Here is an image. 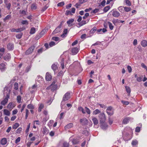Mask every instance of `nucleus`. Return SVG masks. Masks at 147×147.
<instances>
[{
    "label": "nucleus",
    "mask_w": 147,
    "mask_h": 147,
    "mask_svg": "<svg viewBox=\"0 0 147 147\" xmlns=\"http://www.w3.org/2000/svg\"><path fill=\"white\" fill-rule=\"evenodd\" d=\"M46 30L45 29H43L40 32L39 35L42 37L46 32Z\"/></svg>",
    "instance_id": "f704fd0d"
},
{
    "label": "nucleus",
    "mask_w": 147,
    "mask_h": 147,
    "mask_svg": "<svg viewBox=\"0 0 147 147\" xmlns=\"http://www.w3.org/2000/svg\"><path fill=\"white\" fill-rule=\"evenodd\" d=\"M100 113V111L98 109H96L93 112L94 115H96Z\"/></svg>",
    "instance_id": "a18cd8bd"
},
{
    "label": "nucleus",
    "mask_w": 147,
    "mask_h": 147,
    "mask_svg": "<svg viewBox=\"0 0 147 147\" xmlns=\"http://www.w3.org/2000/svg\"><path fill=\"white\" fill-rule=\"evenodd\" d=\"M73 124L72 123H69L67 124L65 127V129L67 128L69 129L73 127Z\"/></svg>",
    "instance_id": "4be33fe9"
},
{
    "label": "nucleus",
    "mask_w": 147,
    "mask_h": 147,
    "mask_svg": "<svg viewBox=\"0 0 147 147\" xmlns=\"http://www.w3.org/2000/svg\"><path fill=\"white\" fill-rule=\"evenodd\" d=\"M11 58V55L9 53H7L4 57V59L5 61L8 60Z\"/></svg>",
    "instance_id": "dca6fc26"
},
{
    "label": "nucleus",
    "mask_w": 147,
    "mask_h": 147,
    "mask_svg": "<svg viewBox=\"0 0 147 147\" xmlns=\"http://www.w3.org/2000/svg\"><path fill=\"white\" fill-rule=\"evenodd\" d=\"M14 89L15 90H17L18 89V84L16 82L14 84Z\"/></svg>",
    "instance_id": "864d4df0"
},
{
    "label": "nucleus",
    "mask_w": 147,
    "mask_h": 147,
    "mask_svg": "<svg viewBox=\"0 0 147 147\" xmlns=\"http://www.w3.org/2000/svg\"><path fill=\"white\" fill-rule=\"evenodd\" d=\"M25 29V28H20L17 29H16V32H18L23 31Z\"/></svg>",
    "instance_id": "4c0bfd02"
},
{
    "label": "nucleus",
    "mask_w": 147,
    "mask_h": 147,
    "mask_svg": "<svg viewBox=\"0 0 147 147\" xmlns=\"http://www.w3.org/2000/svg\"><path fill=\"white\" fill-rule=\"evenodd\" d=\"M48 8V6L46 5L44 7L42 8L41 10L43 12L45 11Z\"/></svg>",
    "instance_id": "774afa93"
},
{
    "label": "nucleus",
    "mask_w": 147,
    "mask_h": 147,
    "mask_svg": "<svg viewBox=\"0 0 147 147\" xmlns=\"http://www.w3.org/2000/svg\"><path fill=\"white\" fill-rule=\"evenodd\" d=\"M106 3V1L105 0H103L100 3V5H99L98 6L100 7L101 6V5H102L103 7L105 5Z\"/></svg>",
    "instance_id": "de8ad7c7"
},
{
    "label": "nucleus",
    "mask_w": 147,
    "mask_h": 147,
    "mask_svg": "<svg viewBox=\"0 0 147 147\" xmlns=\"http://www.w3.org/2000/svg\"><path fill=\"white\" fill-rule=\"evenodd\" d=\"M63 22H61L59 25L53 31V34H56L57 33L59 32L61 30V26L63 24Z\"/></svg>",
    "instance_id": "423d86ee"
},
{
    "label": "nucleus",
    "mask_w": 147,
    "mask_h": 147,
    "mask_svg": "<svg viewBox=\"0 0 147 147\" xmlns=\"http://www.w3.org/2000/svg\"><path fill=\"white\" fill-rule=\"evenodd\" d=\"M121 102L123 104L126 105H128L129 104V102L127 101H125L123 100L121 101Z\"/></svg>",
    "instance_id": "052dcab7"
},
{
    "label": "nucleus",
    "mask_w": 147,
    "mask_h": 147,
    "mask_svg": "<svg viewBox=\"0 0 147 147\" xmlns=\"http://www.w3.org/2000/svg\"><path fill=\"white\" fill-rule=\"evenodd\" d=\"M108 122L109 124L111 125L113 123V121L112 119L110 117H109L108 119Z\"/></svg>",
    "instance_id": "bf43d9fd"
},
{
    "label": "nucleus",
    "mask_w": 147,
    "mask_h": 147,
    "mask_svg": "<svg viewBox=\"0 0 147 147\" xmlns=\"http://www.w3.org/2000/svg\"><path fill=\"white\" fill-rule=\"evenodd\" d=\"M19 126V124L18 123H16L13 125V129H16Z\"/></svg>",
    "instance_id": "5fc2aeb1"
},
{
    "label": "nucleus",
    "mask_w": 147,
    "mask_h": 147,
    "mask_svg": "<svg viewBox=\"0 0 147 147\" xmlns=\"http://www.w3.org/2000/svg\"><path fill=\"white\" fill-rule=\"evenodd\" d=\"M78 109L79 111H81L83 114L85 113L86 112L84 111V109L82 107H80L78 108Z\"/></svg>",
    "instance_id": "a19ab883"
},
{
    "label": "nucleus",
    "mask_w": 147,
    "mask_h": 147,
    "mask_svg": "<svg viewBox=\"0 0 147 147\" xmlns=\"http://www.w3.org/2000/svg\"><path fill=\"white\" fill-rule=\"evenodd\" d=\"M44 105L41 104L40 105L38 108V111L39 112H40L42 109L43 108Z\"/></svg>",
    "instance_id": "3c124183"
},
{
    "label": "nucleus",
    "mask_w": 147,
    "mask_h": 147,
    "mask_svg": "<svg viewBox=\"0 0 147 147\" xmlns=\"http://www.w3.org/2000/svg\"><path fill=\"white\" fill-rule=\"evenodd\" d=\"M21 23L22 24H28V23L26 20H23L21 22Z\"/></svg>",
    "instance_id": "338daca9"
},
{
    "label": "nucleus",
    "mask_w": 147,
    "mask_h": 147,
    "mask_svg": "<svg viewBox=\"0 0 147 147\" xmlns=\"http://www.w3.org/2000/svg\"><path fill=\"white\" fill-rule=\"evenodd\" d=\"M92 120L94 124L97 125L98 123V121L97 118L96 117H93Z\"/></svg>",
    "instance_id": "5701e85b"
},
{
    "label": "nucleus",
    "mask_w": 147,
    "mask_h": 147,
    "mask_svg": "<svg viewBox=\"0 0 147 147\" xmlns=\"http://www.w3.org/2000/svg\"><path fill=\"white\" fill-rule=\"evenodd\" d=\"M130 118L129 117H127L125 118L123 120L122 123L126 124L130 120Z\"/></svg>",
    "instance_id": "f8f14e48"
},
{
    "label": "nucleus",
    "mask_w": 147,
    "mask_h": 147,
    "mask_svg": "<svg viewBox=\"0 0 147 147\" xmlns=\"http://www.w3.org/2000/svg\"><path fill=\"white\" fill-rule=\"evenodd\" d=\"M26 115H25V119H26L28 117V114L29 113V111L28 110L26 109Z\"/></svg>",
    "instance_id": "13d9d810"
},
{
    "label": "nucleus",
    "mask_w": 147,
    "mask_h": 147,
    "mask_svg": "<svg viewBox=\"0 0 147 147\" xmlns=\"http://www.w3.org/2000/svg\"><path fill=\"white\" fill-rule=\"evenodd\" d=\"M11 18V16L10 15H8L6 16L3 19L4 22L5 21L7 20H8Z\"/></svg>",
    "instance_id": "7c9ffc66"
},
{
    "label": "nucleus",
    "mask_w": 147,
    "mask_h": 147,
    "mask_svg": "<svg viewBox=\"0 0 147 147\" xmlns=\"http://www.w3.org/2000/svg\"><path fill=\"white\" fill-rule=\"evenodd\" d=\"M57 88V86L56 85H53L51 88V90L53 91H54Z\"/></svg>",
    "instance_id": "c03bdc74"
},
{
    "label": "nucleus",
    "mask_w": 147,
    "mask_h": 147,
    "mask_svg": "<svg viewBox=\"0 0 147 147\" xmlns=\"http://www.w3.org/2000/svg\"><path fill=\"white\" fill-rule=\"evenodd\" d=\"M138 144V142L136 140H133L131 142L132 146H136Z\"/></svg>",
    "instance_id": "e433bc0d"
},
{
    "label": "nucleus",
    "mask_w": 147,
    "mask_h": 147,
    "mask_svg": "<svg viewBox=\"0 0 147 147\" xmlns=\"http://www.w3.org/2000/svg\"><path fill=\"white\" fill-rule=\"evenodd\" d=\"M22 99V98L20 96L18 95L17 96V102L19 103L21 102Z\"/></svg>",
    "instance_id": "473e14b6"
},
{
    "label": "nucleus",
    "mask_w": 147,
    "mask_h": 147,
    "mask_svg": "<svg viewBox=\"0 0 147 147\" xmlns=\"http://www.w3.org/2000/svg\"><path fill=\"white\" fill-rule=\"evenodd\" d=\"M85 109L86 112L88 114H90V110L87 107H85Z\"/></svg>",
    "instance_id": "49530a36"
},
{
    "label": "nucleus",
    "mask_w": 147,
    "mask_h": 147,
    "mask_svg": "<svg viewBox=\"0 0 147 147\" xmlns=\"http://www.w3.org/2000/svg\"><path fill=\"white\" fill-rule=\"evenodd\" d=\"M31 8L32 10H36V3H33L32 4L31 6Z\"/></svg>",
    "instance_id": "c85d7f7f"
},
{
    "label": "nucleus",
    "mask_w": 147,
    "mask_h": 147,
    "mask_svg": "<svg viewBox=\"0 0 147 147\" xmlns=\"http://www.w3.org/2000/svg\"><path fill=\"white\" fill-rule=\"evenodd\" d=\"M110 6H107L104 8L103 11L105 13L107 12L110 9Z\"/></svg>",
    "instance_id": "cd10ccee"
},
{
    "label": "nucleus",
    "mask_w": 147,
    "mask_h": 147,
    "mask_svg": "<svg viewBox=\"0 0 147 147\" xmlns=\"http://www.w3.org/2000/svg\"><path fill=\"white\" fill-rule=\"evenodd\" d=\"M63 147H69V144L67 142H64L63 143Z\"/></svg>",
    "instance_id": "603ef678"
},
{
    "label": "nucleus",
    "mask_w": 147,
    "mask_h": 147,
    "mask_svg": "<svg viewBox=\"0 0 147 147\" xmlns=\"http://www.w3.org/2000/svg\"><path fill=\"white\" fill-rule=\"evenodd\" d=\"M45 78L47 81H50L52 78V76L49 72H47L45 76Z\"/></svg>",
    "instance_id": "1a4fd4ad"
},
{
    "label": "nucleus",
    "mask_w": 147,
    "mask_h": 147,
    "mask_svg": "<svg viewBox=\"0 0 147 147\" xmlns=\"http://www.w3.org/2000/svg\"><path fill=\"white\" fill-rule=\"evenodd\" d=\"M7 140L6 138H3L1 140V144L2 145H4L6 144L7 143Z\"/></svg>",
    "instance_id": "f3484780"
},
{
    "label": "nucleus",
    "mask_w": 147,
    "mask_h": 147,
    "mask_svg": "<svg viewBox=\"0 0 147 147\" xmlns=\"http://www.w3.org/2000/svg\"><path fill=\"white\" fill-rule=\"evenodd\" d=\"M70 97V94L69 92H67L63 96V100L61 102V104L63 103V101H65L68 100Z\"/></svg>",
    "instance_id": "39448f33"
},
{
    "label": "nucleus",
    "mask_w": 147,
    "mask_h": 147,
    "mask_svg": "<svg viewBox=\"0 0 147 147\" xmlns=\"http://www.w3.org/2000/svg\"><path fill=\"white\" fill-rule=\"evenodd\" d=\"M35 47L34 45H33L30 47L25 52V54L28 55L32 53L34 50Z\"/></svg>",
    "instance_id": "20e7f679"
},
{
    "label": "nucleus",
    "mask_w": 147,
    "mask_h": 147,
    "mask_svg": "<svg viewBox=\"0 0 147 147\" xmlns=\"http://www.w3.org/2000/svg\"><path fill=\"white\" fill-rule=\"evenodd\" d=\"M100 123L105 122L106 120V117L104 113H100L98 115Z\"/></svg>",
    "instance_id": "f03ea898"
},
{
    "label": "nucleus",
    "mask_w": 147,
    "mask_h": 147,
    "mask_svg": "<svg viewBox=\"0 0 147 147\" xmlns=\"http://www.w3.org/2000/svg\"><path fill=\"white\" fill-rule=\"evenodd\" d=\"M7 107V108L11 110L14 107L12 105V102H11L8 104Z\"/></svg>",
    "instance_id": "b1692460"
},
{
    "label": "nucleus",
    "mask_w": 147,
    "mask_h": 147,
    "mask_svg": "<svg viewBox=\"0 0 147 147\" xmlns=\"http://www.w3.org/2000/svg\"><path fill=\"white\" fill-rule=\"evenodd\" d=\"M126 5L128 6H130L131 5L130 1L129 0H125Z\"/></svg>",
    "instance_id": "37998d69"
},
{
    "label": "nucleus",
    "mask_w": 147,
    "mask_h": 147,
    "mask_svg": "<svg viewBox=\"0 0 147 147\" xmlns=\"http://www.w3.org/2000/svg\"><path fill=\"white\" fill-rule=\"evenodd\" d=\"M52 39L55 41H57L59 40V38L57 37H53L52 38Z\"/></svg>",
    "instance_id": "6e6d98bb"
},
{
    "label": "nucleus",
    "mask_w": 147,
    "mask_h": 147,
    "mask_svg": "<svg viewBox=\"0 0 147 147\" xmlns=\"http://www.w3.org/2000/svg\"><path fill=\"white\" fill-rule=\"evenodd\" d=\"M127 69L129 73H131V72L132 69L131 67L129 65L127 66Z\"/></svg>",
    "instance_id": "680f3d73"
},
{
    "label": "nucleus",
    "mask_w": 147,
    "mask_h": 147,
    "mask_svg": "<svg viewBox=\"0 0 147 147\" xmlns=\"http://www.w3.org/2000/svg\"><path fill=\"white\" fill-rule=\"evenodd\" d=\"M123 8L124 9V11L127 12H129L131 10V8L129 7H124Z\"/></svg>",
    "instance_id": "bb28decb"
},
{
    "label": "nucleus",
    "mask_w": 147,
    "mask_h": 147,
    "mask_svg": "<svg viewBox=\"0 0 147 147\" xmlns=\"http://www.w3.org/2000/svg\"><path fill=\"white\" fill-rule=\"evenodd\" d=\"M55 45V43L54 41L51 42L49 44V45L50 47H52Z\"/></svg>",
    "instance_id": "0e129e2a"
},
{
    "label": "nucleus",
    "mask_w": 147,
    "mask_h": 147,
    "mask_svg": "<svg viewBox=\"0 0 147 147\" xmlns=\"http://www.w3.org/2000/svg\"><path fill=\"white\" fill-rule=\"evenodd\" d=\"M123 8V6H120L118 8V9L120 12H122L123 11H124Z\"/></svg>",
    "instance_id": "e2e57ef3"
},
{
    "label": "nucleus",
    "mask_w": 147,
    "mask_h": 147,
    "mask_svg": "<svg viewBox=\"0 0 147 147\" xmlns=\"http://www.w3.org/2000/svg\"><path fill=\"white\" fill-rule=\"evenodd\" d=\"M51 68L54 71V73H55V71L58 69V67L57 66V64H56L55 63H53L51 66Z\"/></svg>",
    "instance_id": "a211bd4d"
},
{
    "label": "nucleus",
    "mask_w": 147,
    "mask_h": 147,
    "mask_svg": "<svg viewBox=\"0 0 147 147\" xmlns=\"http://www.w3.org/2000/svg\"><path fill=\"white\" fill-rule=\"evenodd\" d=\"M6 69L5 65L4 63H1L0 64V69L1 71H4Z\"/></svg>",
    "instance_id": "9b49d317"
},
{
    "label": "nucleus",
    "mask_w": 147,
    "mask_h": 147,
    "mask_svg": "<svg viewBox=\"0 0 147 147\" xmlns=\"http://www.w3.org/2000/svg\"><path fill=\"white\" fill-rule=\"evenodd\" d=\"M78 51V49L77 47H74L73 48L71 51V52L73 55H76Z\"/></svg>",
    "instance_id": "2eb2a0df"
},
{
    "label": "nucleus",
    "mask_w": 147,
    "mask_h": 147,
    "mask_svg": "<svg viewBox=\"0 0 147 147\" xmlns=\"http://www.w3.org/2000/svg\"><path fill=\"white\" fill-rule=\"evenodd\" d=\"M5 52V49L3 48H1L0 49V52L2 53H0V55L2 56Z\"/></svg>",
    "instance_id": "79ce46f5"
},
{
    "label": "nucleus",
    "mask_w": 147,
    "mask_h": 147,
    "mask_svg": "<svg viewBox=\"0 0 147 147\" xmlns=\"http://www.w3.org/2000/svg\"><path fill=\"white\" fill-rule=\"evenodd\" d=\"M27 107L29 109H33L34 108V106L31 104H30L28 105Z\"/></svg>",
    "instance_id": "09e8293b"
},
{
    "label": "nucleus",
    "mask_w": 147,
    "mask_h": 147,
    "mask_svg": "<svg viewBox=\"0 0 147 147\" xmlns=\"http://www.w3.org/2000/svg\"><path fill=\"white\" fill-rule=\"evenodd\" d=\"M125 88L128 94H129L131 92V89L129 87L127 86H125Z\"/></svg>",
    "instance_id": "58836bf2"
},
{
    "label": "nucleus",
    "mask_w": 147,
    "mask_h": 147,
    "mask_svg": "<svg viewBox=\"0 0 147 147\" xmlns=\"http://www.w3.org/2000/svg\"><path fill=\"white\" fill-rule=\"evenodd\" d=\"M96 31V28L94 27L90 31V33L93 34Z\"/></svg>",
    "instance_id": "393cba45"
},
{
    "label": "nucleus",
    "mask_w": 147,
    "mask_h": 147,
    "mask_svg": "<svg viewBox=\"0 0 147 147\" xmlns=\"http://www.w3.org/2000/svg\"><path fill=\"white\" fill-rule=\"evenodd\" d=\"M4 3L6 5V7L7 9L9 10L11 6V4L10 3H8V0H4Z\"/></svg>",
    "instance_id": "9d476101"
},
{
    "label": "nucleus",
    "mask_w": 147,
    "mask_h": 147,
    "mask_svg": "<svg viewBox=\"0 0 147 147\" xmlns=\"http://www.w3.org/2000/svg\"><path fill=\"white\" fill-rule=\"evenodd\" d=\"M100 126L102 128L105 129L108 127V125L107 123L105 122L102 123H100Z\"/></svg>",
    "instance_id": "ddd939ff"
},
{
    "label": "nucleus",
    "mask_w": 147,
    "mask_h": 147,
    "mask_svg": "<svg viewBox=\"0 0 147 147\" xmlns=\"http://www.w3.org/2000/svg\"><path fill=\"white\" fill-rule=\"evenodd\" d=\"M71 11L67 10L65 12V14L66 15H71Z\"/></svg>",
    "instance_id": "69168bd1"
},
{
    "label": "nucleus",
    "mask_w": 147,
    "mask_h": 147,
    "mask_svg": "<svg viewBox=\"0 0 147 147\" xmlns=\"http://www.w3.org/2000/svg\"><path fill=\"white\" fill-rule=\"evenodd\" d=\"M72 142L73 144H77L79 143V141L77 139H74L73 140Z\"/></svg>",
    "instance_id": "c9c22d12"
},
{
    "label": "nucleus",
    "mask_w": 147,
    "mask_h": 147,
    "mask_svg": "<svg viewBox=\"0 0 147 147\" xmlns=\"http://www.w3.org/2000/svg\"><path fill=\"white\" fill-rule=\"evenodd\" d=\"M64 60L62 59L60 63L61 65V67L62 69H63L64 68Z\"/></svg>",
    "instance_id": "72a5a7b5"
},
{
    "label": "nucleus",
    "mask_w": 147,
    "mask_h": 147,
    "mask_svg": "<svg viewBox=\"0 0 147 147\" xmlns=\"http://www.w3.org/2000/svg\"><path fill=\"white\" fill-rule=\"evenodd\" d=\"M113 16L117 18L119 17L120 15L119 13L117 11H113L112 14Z\"/></svg>",
    "instance_id": "6e6552de"
},
{
    "label": "nucleus",
    "mask_w": 147,
    "mask_h": 147,
    "mask_svg": "<svg viewBox=\"0 0 147 147\" xmlns=\"http://www.w3.org/2000/svg\"><path fill=\"white\" fill-rule=\"evenodd\" d=\"M141 44L144 47H146L147 46V41L145 40H142L141 42Z\"/></svg>",
    "instance_id": "6ab92c4d"
},
{
    "label": "nucleus",
    "mask_w": 147,
    "mask_h": 147,
    "mask_svg": "<svg viewBox=\"0 0 147 147\" xmlns=\"http://www.w3.org/2000/svg\"><path fill=\"white\" fill-rule=\"evenodd\" d=\"M86 24V22L85 20H82L81 22L79 23V25L80 26H82Z\"/></svg>",
    "instance_id": "ea45409f"
},
{
    "label": "nucleus",
    "mask_w": 147,
    "mask_h": 147,
    "mask_svg": "<svg viewBox=\"0 0 147 147\" xmlns=\"http://www.w3.org/2000/svg\"><path fill=\"white\" fill-rule=\"evenodd\" d=\"M80 122L82 125L88 124L89 123V126H92V123L91 121H90L89 123L88 120L86 118L80 119Z\"/></svg>",
    "instance_id": "7ed1b4c3"
},
{
    "label": "nucleus",
    "mask_w": 147,
    "mask_h": 147,
    "mask_svg": "<svg viewBox=\"0 0 147 147\" xmlns=\"http://www.w3.org/2000/svg\"><path fill=\"white\" fill-rule=\"evenodd\" d=\"M10 91L11 90L7 88H4V95L5 94H6V95L5 99L1 102V104L2 105H5L7 102L8 99L10 97Z\"/></svg>",
    "instance_id": "f257e3e1"
},
{
    "label": "nucleus",
    "mask_w": 147,
    "mask_h": 147,
    "mask_svg": "<svg viewBox=\"0 0 147 147\" xmlns=\"http://www.w3.org/2000/svg\"><path fill=\"white\" fill-rule=\"evenodd\" d=\"M64 5V2L62 1L61 2L59 3H58L57 5L59 7H62Z\"/></svg>",
    "instance_id": "8fccbe9b"
},
{
    "label": "nucleus",
    "mask_w": 147,
    "mask_h": 147,
    "mask_svg": "<svg viewBox=\"0 0 147 147\" xmlns=\"http://www.w3.org/2000/svg\"><path fill=\"white\" fill-rule=\"evenodd\" d=\"M22 35V33L21 32L16 35V37L18 39H20L21 38Z\"/></svg>",
    "instance_id": "c756f323"
},
{
    "label": "nucleus",
    "mask_w": 147,
    "mask_h": 147,
    "mask_svg": "<svg viewBox=\"0 0 147 147\" xmlns=\"http://www.w3.org/2000/svg\"><path fill=\"white\" fill-rule=\"evenodd\" d=\"M112 107L111 106L108 107L107 110L106 112L107 114L110 116L112 115L113 114V111H112Z\"/></svg>",
    "instance_id": "0eeeda50"
},
{
    "label": "nucleus",
    "mask_w": 147,
    "mask_h": 147,
    "mask_svg": "<svg viewBox=\"0 0 147 147\" xmlns=\"http://www.w3.org/2000/svg\"><path fill=\"white\" fill-rule=\"evenodd\" d=\"M101 44V42L100 41H97L95 43L92 44V46H95L96 45H100Z\"/></svg>",
    "instance_id": "4d7b16f0"
},
{
    "label": "nucleus",
    "mask_w": 147,
    "mask_h": 147,
    "mask_svg": "<svg viewBox=\"0 0 147 147\" xmlns=\"http://www.w3.org/2000/svg\"><path fill=\"white\" fill-rule=\"evenodd\" d=\"M108 23L109 24V26L110 29L111 30H113V28L114 26L113 25L112 23L109 22H108Z\"/></svg>",
    "instance_id": "2f4dec72"
},
{
    "label": "nucleus",
    "mask_w": 147,
    "mask_h": 147,
    "mask_svg": "<svg viewBox=\"0 0 147 147\" xmlns=\"http://www.w3.org/2000/svg\"><path fill=\"white\" fill-rule=\"evenodd\" d=\"M35 28L34 27H32L30 30V34H33L35 33Z\"/></svg>",
    "instance_id": "a878e982"
},
{
    "label": "nucleus",
    "mask_w": 147,
    "mask_h": 147,
    "mask_svg": "<svg viewBox=\"0 0 147 147\" xmlns=\"http://www.w3.org/2000/svg\"><path fill=\"white\" fill-rule=\"evenodd\" d=\"M74 21V19H70L67 22V23L68 25L69 26H71L72 25L71 24L72 23H73V22Z\"/></svg>",
    "instance_id": "aec40b11"
},
{
    "label": "nucleus",
    "mask_w": 147,
    "mask_h": 147,
    "mask_svg": "<svg viewBox=\"0 0 147 147\" xmlns=\"http://www.w3.org/2000/svg\"><path fill=\"white\" fill-rule=\"evenodd\" d=\"M3 114L5 115L9 116L10 115V112L8 110L6 109H4L3 110Z\"/></svg>",
    "instance_id": "412c9836"
},
{
    "label": "nucleus",
    "mask_w": 147,
    "mask_h": 147,
    "mask_svg": "<svg viewBox=\"0 0 147 147\" xmlns=\"http://www.w3.org/2000/svg\"><path fill=\"white\" fill-rule=\"evenodd\" d=\"M7 48L8 49L10 50H12L14 48L13 44L11 43H8L7 45Z\"/></svg>",
    "instance_id": "4468645a"
}]
</instances>
